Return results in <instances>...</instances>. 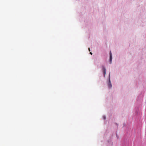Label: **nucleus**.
Instances as JSON below:
<instances>
[{
  "mask_svg": "<svg viewBox=\"0 0 146 146\" xmlns=\"http://www.w3.org/2000/svg\"><path fill=\"white\" fill-rule=\"evenodd\" d=\"M103 117H104V119H106V117H105V116H104Z\"/></svg>",
  "mask_w": 146,
  "mask_h": 146,
  "instance_id": "obj_4",
  "label": "nucleus"
},
{
  "mask_svg": "<svg viewBox=\"0 0 146 146\" xmlns=\"http://www.w3.org/2000/svg\"><path fill=\"white\" fill-rule=\"evenodd\" d=\"M102 70L104 73V76H105L106 73V68H105V67L104 66H102Z\"/></svg>",
  "mask_w": 146,
  "mask_h": 146,
  "instance_id": "obj_1",
  "label": "nucleus"
},
{
  "mask_svg": "<svg viewBox=\"0 0 146 146\" xmlns=\"http://www.w3.org/2000/svg\"><path fill=\"white\" fill-rule=\"evenodd\" d=\"M108 86L110 88H111L112 86L111 84H110V81L109 82V84H108Z\"/></svg>",
  "mask_w": 146,
  "mask_h": 146,
  "instance_id": "obj_3",
  "label": "nucleus"
},
{
  "mask_svg": "<svg viewBox=\"0 0 146 146\" xmlns=\"http://www.w3.org/2000/svg\"><path fill=\"white\" fill-rule=\"evenodd\" d=\"M90 54H91V55H92V53L91 52H90Z\"/></svg>",
  "mask_w": 146,
  "mask_h": 146,
  "instance_id": "obj_6",
  "label": "nucleus"
},
{
  "mask_svg": "<svg viewBox=\"0 0 146 146\" xmlns=\"http://www.w3.org/2000/svg\"><path fill=\"white\" fill-rule=\"evenodd\" d=\"M88 50H89V51H90V48H88Z\"/></svg>",
  "mask_w": 146,
  "mask_h": 146,
  "instance_id": "obj_5",
  "label": "nucleus"
},
{
  "mask_svg": "<svg viewBox=\"0 0 146 146\" xmlns=\"http://www.w3.org/2000/svg\"><path fill=\"white\" fill-rule=\"evenodd\" d=\"M110 63H111V61H112V54L111 53V51H110Z\"/></svg>",
  "mask_w": 146,
  "mask_h": 146,
  "instance_id": "obj_2",
  "label": "nucleus"
}]
</instances>
